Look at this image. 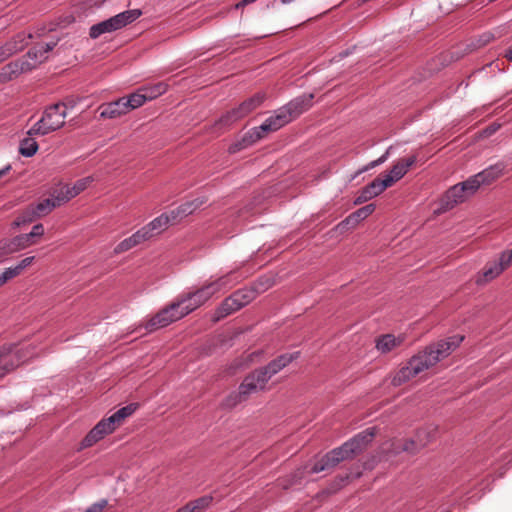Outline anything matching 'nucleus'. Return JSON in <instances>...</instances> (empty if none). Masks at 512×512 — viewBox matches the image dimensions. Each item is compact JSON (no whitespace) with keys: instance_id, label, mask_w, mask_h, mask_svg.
<instances>
[{"instance_id":"obj_1","label":"nucleus","mask_w":512,"mask_h":512,"mask_svg":"<svg viewBox=\"0 0 512 512\" xmlns=\"http://www.w3.org/2000/svg\"><path fill=\"white\" fill-rule=\"evenodd\" d=\"M464 340V336L453 335L444 340L430 344L424 350L414 355L408 364L402 367L393 377L392 384L400 386L417 376L424 370L429 369L441 359L449 356Z\"/></svg>"},{"instance_id":"obj_2","label":"nucleus","mask_w":512,"mask_h":512,"mask_svg":"<svg viewBox=\"0 0 512 512\" xmlns=\"http://www.w3.org/2000/svg\"><path fill=\"white\" fill-rule=\"evenodd\" d=\"M313 97V94H303L292 99L286 105L275 110L260 126L253 128L250 131V137L257 141L266 134L284 127L311 107Z\"/></svg>"},{"instance_id":"obj_3","label":"nucleus","mask_w":512,"mask_h":512,"mask_svg":"<svg viewBox=\"0 0 512 512\" xmlns=\"http://www.w3.org/2000/svg\"><path fill=\"white\" fill-rule=\"evenodd\" d=\"M375 433L376 429L374 427H370L359 432L353 438L343 443L340 447L331 450L319 461L314 463L313 466L310 467L309 473L315 474L330 470L340 462L353 458L367 447L375 437Z\"/></svg>"},{"instance_id":"obj_4","label":"nucleus","mask_w":512,"mask_h":512,"mask_svg":"<svg viewBox=\"0 0 512 512\" xmlns=\"http://www.w3.org/2000/svg\"><path fill=\"white\" fill-rule=\"evenodd\" d=\"M375 433L376 429L374 427H370L359 432L353 438L343 443L340 447L331 450L319 461L314 463L313 466L310 467L309 473L315 474L330 470L340 462L353 458L367 447L375 437Z\"/></svg>"},{"instance_id":"obj_5","label":"nucleus","mask_w":512,"mask_h":512,"mask_svg":"<svg viewBox=\"0 0 512 512\" xmlns=\"http://www.w3.org/2000/svg\"><path fill=\"white\" fill-rule=\"evenodd\" d=\"M141 15L142 11L139 9L123 11L107 20L92 25L89 30V36L92 39H97L103 34L120 30L128 24L134 22Z\"/></svg>"},{"instance_id":"obj_6","label":"nucleus","mask_w":512,"mask_h":512,"mask_svg":"<svg viewBox=\"0 0 512 512\" xmlns=\"http://www.w3.org/2000/svg\"><path fill=\"white\" fill-rule=\"evenodd\" d=\"M67 107L57 103L45 109L43 116L34 124V134L46 135L61 128L65 123Z\"/></svg>"},{"instance_id":"obj_7","label":"nucleus","mask_w":512,"mask_h":512,"mask_svg":"<svg viewBox=\"0 0 512 512\" xmlns=\"http://www.w3.org/2000/svg\"><path fill=\"white\" fill-rule=\"evenodd\" d=\"M186 316L184 309L177 298L172 304L160 310L155 316H153L146 324L145 329L148 332H152L158 328L168 326L174 321H177Z\"/></svg>"},{"instance_id":"obj_8","label":"nucleus","mask_w":512,"mask_h":512,"mask_svg":"<svg viewBox=\"0 0 512 512\" xmlns=\"http://www.w3.org/2000/svg\"><path fill=\"white\" fill-rule=\"evenodd\" d=\"M264 99H265L264 93L255 94L254 96L250 97L249 99L243 101L237 108H234V109L228 111L226 114H224L217 122V125H220V126L231 125L232 123L245 117L251 111H253L258 106H260V104L264 101Z\"/></svg>"},{"instance_id":"obj_9","label":"nucleus","mask_w":512,"mask_h":512,"mask_svg":"<svg viewBox=\"0 0 512 512\" xmlns=\"http://www.w3.org/2000/svg\"><path fill=\"white\" fill-rule=\"evenodd\" d=\"M504 171L503 163H497L491 165L476 175L469 177L466 181L461 182L465 192L470 196L472 195L481 185L489 184L496 178H498Z\"/></svg>"},{"instance_id":"obj_10","label":"nucleus","mask_w":512,"mask_h":512,"mask_svg":"<svg viewBox=\"0 0 512 512\" xmlns=\"http://www.w3.org/2000/svg\"><path fill=\"white\" fill-rule=\"evenodd\" d=\"M512 263V249L501 253L498 259L489 262L483 268L482 274L477 278L476 283L482 285L498 277Z\"/></svg>"},{"instance_id":"obj_11","label":"nucleus","mask_w":512,"mask_h":512,"mask_svg":"<svg viewBox=\"0 0 512 512\" xmlns=\"http://www.w3.org/2000/svg\"><path fill=\"white\" fill-rule=\"evenodd\" d=\"M268 382L261 376L258 369L247 375L238 388V393L234 396L233 404L245 400L251 394L260 392L265 389Z\"/></svg>"},{"instance_id":"obj_12","label":"nucleus","mask_w":512,"mask_h":512,"mask_svg":"<svg viewBox=\"0 0 512 512\" xmlns=\"http://www.w3.org/2000/svg\"><path fill=\"white\" fill-rule=\"evenodd\" d=\"M212 297L213 295L211 294L210 290L208 289L206 284H204L195 291L180 295L178 299L182 305V308L184 309V313L188 315L189 313H191L192 311L206 303Z\"/></svg>"},{"instance_id":"obj_13","label":"nucleus","mask_w":512,"mask_h":512,"mask_svg":"<svg viewBox=\"0 0 512 512\" xmlns=\"http://www.w3.org/2000/svg\"><path fill=\"white\" fill-rule=\"evenodd\" d=\"M436 437V429L433 427H425L420 429L415 439L406 440L404 444L394 448V451L398 453L399 451H405L409 453H415L419 449L425 447L429 442H431Z\"/></svg>"},{"instance_id":"obj_14","label":"nucleus","mask_w":512,"mask_h":512,"mask_svg":"<svg viewBox=\"0 0 512 512\" xmlns=\"http://www.w3.org/2000/svg\"><path fill=\"white\" fill-rule=\"evenodd\" d=\"M31 52L27 51L26 55L21 59H17L6 64L2 67L0 72V84L6 83L13 78L17 77L21 73L29 72L32 70V66L30 62L26 59V57H30Z\"/></svg>"},{"instance_id":"obj_15","label":"nucleus","mask_w":512,"mask_h":512,"mask_svg":"<svg viewBox=\"0 0 512 512\" xmlns=\"http://www.w3.org/2000/svg\"><path fill=\"white\" fill-rule=\"evenodd\" d=\"M391 186L390 179L376 178L371 183L363 187L354 200L355 205L363 204L374 197L380 195L386 188Z\"/></svg>"},{"instance_id":"obj_16","label":"nucleus","mask_w":512,"mask_h":512,"mask_svg":"<svg viewBox=\"0 0 512 512\" xmlns=\"http://www.w3.org/2000/svg\"><path fill=\"white\" fill-rule=\"evenodd\" d=\"M298 357L299 352L282 354L269 362L266 366L259 368L258 371L260 372L261 376L264 377L268 382L274 375H276Z\"/></svg>"},{"instance_id":"obj_17","label":"nucleus","mask_w":512,"mask_h":512,"mask_svg":"<svg viewBox=\"0 0 512 512\" xmlns=\"http://www.w3.org/2000/svg\"><path fill=\"white\" fill-rule=\"evenodd\" d=\"M241 281V277L236 275L235 271H229L226 274L219 276L215 279H211L206 286L214 296L220 292H226L233 288L237 283Z\"/></svg>"},{"instance_id":"obj_18","label":"nucleus","mask_w":512,"mask_h":512,"mask_svg":"<svg viewBox=\"0 0 512 512\" xmlns=\"http://www.w3.org/2000/svg\"><path fill=\"white\" fill-rule=\"evenodd\" d=\"M375 204H367L351 213L348 217L342 220L338 225L337 229L340 231L347 230L349 228H353L358 225L359 222L366 219L369 215H371L375 211Z\"/></svg>"},{"instance_id":"obj_19","label":"nucleus","mask_w":512,"mask_h":512,"mask_svg":"<svg viewBox=\"0 0 512 512\" xmlns=\"http://www.w3.org/2000/svg\"><path fill=\"white\" fill-rule=\"evenodd\" d=\"M99 110L100 117L107 119H115L129 112L123 97L117 99L116 101L102 104L99 107Z\"/></svg>"},{"instance_id":"obj_20","label":"nucleus","mask_w":512,"mask_h":512,"mask_svg":"<svg viewBox=\"0 0 512 512\" xmlns=\"http://www.w3.org/2000/svg\"><path fill=\"white\" fill-rule=\"evenodd\" d=\"M70 197H63L62 195L56 194L55 191L51 194L50 198L45 199L42 202H39L34 207V216H44L51 212L54 208L61 206L62 204L68 202Z\"/></svg>"},{"instance_id":"obj_21","label":"nucleus","mask_w":512,"mask_h":512,"mask_svg":"<svg viewBox=\"0 0 512 512\" xmlns=\"http://www.w3.org/2000/svg\"><path fill=\"white\" fill-rule=\"evenodd\" d=\"M416 160V156L412 155L406 159L398 161L395 165H393L390 172L386 174L383 179H390L392 185L394 182L400 180L408 172V169L416 162Z\"/></svg>"},{"instance_id":"obj_22","label":"nucleus","mask_w":512,"mask_h":512,"mask_svg":"<svg viewBox=\"0 0 512 512\" xmlns=\"http://www.w3.org/2000/svg\"><path fill=\"white\" fill-rule=\"evenodd\" d=\"M92 181L93 178L91 176L84 177L77 180L71 187L67 185L60 187L59 189L55 190V193L62 195L63 197H70L71 200L73 197L84 191Z\"/></svg>"},{"instance_id":"obj_23","label":"nucleus","mask_w":512,"mask_h":512,"mask_svg":"<svg viewBox=\"0 0 512 512\" xmlns=\"http://www.w3.org/2000/svg\"><path fill=\"white\" fill-rule=\"evenodd\" d=\"M149 239L148 232L146 230H143L142 228L135 232L130 237L124 239L121 241L114 249L115 253H121L128 251L129 249L133 248L134 246L142 243L143 241Z\"/></svg>"},{"instance_id":"obj_24","label":"nucleus","mask_w":512,"mask_h":512,"mask_svg":"<svg viewBox=\"0 0 512 512\" xmlns=\"http://www.w3.org/2000/svg\"><path fill=\"white\" fill-rule=\"evenodd\" d=\"M205 202L206 200L204 198H196L192 201L185 202L178 206L176 210L171 212L172 218L175 219L177 216H188L200 208Z\"/></svg>"},{"instance_id":"obj_25","label":"nucleus","mask_w":512,"mask_h":512,"mask_svg":"<svg viewBox=\"0 0 512 512\" xmlns=\"http://www.w3.org/2000/svg\"><path fill=\"white\" fill-rule=\"evenodd\" d=\"M402 342V339L399 337H395L392 334H386L379 337L376 341V348L381 353H388L392 351L394 348L399 346Z\"/></svg>"},{"instance_id":"obj_26","label":"nucleus","mask_w":512,"mask_h":512,"mask_svg":"<svg viewBox=\"0 0 512 512\" xmlns=\"http://www.w3.org/2000/svg\"><path fill=\"white\" fill-rule=\"evenodd\" d=\"M240 309L239 304L235 303V298H225L215 312V320L218 321Z\"/></svg>"},{"instance_id":"obj_27","label":"nucleus","mask_w":512,"mask_h":512,"mask_svg":"<svg viewBox=\"0 0 512 512\" xmlns=\"http://www.w3.org/2000/svg\"><path fill=\"white\" fill-rule=\"evenodd\" d=\"M469 195L465 192L461 183L451 187L445 195L446 203L450 206L463 202Z\"/></svg>"},{"instance_id":"obj_28","label":"nucleus","mask_w":512,"mask_h":512,"mask_svg":"<svg viewBox=\"0 0 512 512\" xmlns=\"http://www.w3.org/2000/svg\"><path fill=\"white\" fill-rule=\"evenodd\" d=\"M32 263V257L23 259L17 266L7 268L3 273L0 274V286L4 285L8 280L19 275L21 271Z\"/></svg>"},{"instance_id":"obj_29","label":"nucleus","mask_w":512,"mask_h":512,"mask_svg":"<svg viewBox=\"0 0 512 512\" xmlns=\"http://www.w3.org/2000/svg\"><path fill=\"white\" fill-rule=\"evenodd\" d=\"M18 353L19 352H0V378L15 369L13 358L17 357Z\"/></svg>"},{"instance_id":"obj_30","label":"nucleus","mask_w":512,"mask_h":512,"mask_svg":"<svg viewBox=\"0 0 512 512\" xmlns=\"http://www.w3.org/2000/svg\"><path fill=\"white\" fill-rule=\"evenodd\" d=\"M4 242L9 245L8 248L11 249V253L17 252L27 247L32 242V232L16 236L10 240L6 239Z\"/></svg>"},{"instance_id":"obj_31","label":"nucleus","mask_w":512,"mask_h":512,"mask_svg":"<svg viewBox=\"0 0 512 512\" xmlns=\"http://www.w3.org/2000/svg\"><path fill=\"white\" fill-rule=\"evenodd\" d=\"M170 221V218L166 214H162L158 216L157 218L153 219L150 223H148L146 226L142 227L143 230H146L148 232V237H152L153 232L157 231L160 232L161 230L165 229Z\"/></svg>"},{"instance_id":"obj_32","label":"nucleus","mask_w":512,"mask_h":512,"mask_svg":"<svg viewBox=\"0 0 512 512\" xmlns=\"http://www.w3.org/2000/svg\"><path fill=\"white\" fill-rule=\"evenodd\" d=\"M56 46V42L44 43L42 41L34 43V61L42 62L47 58L45 54L50 52Z\"/></svg>"},{"instance_id":"obj_33","label":"nucleus","mask_w":512,"mask_h":512,"mask_svg":"<svg viewBox=\"0 0 512 512\" xmlns=\"http://www.w3.org/2000/svg\"><path fill=\"white\" fill-rule=\"evenodd\" d=\"M123 98L125 100L128 111L136 109L142 106L146 101H148L145 93H143L141 89Z\"/></svg>"},{"instance_id":"obj_34","label":"nucleus","mask_w":512,"mask_h":512,"mask_svg":"<svg viewBox=\"0 0 512 512\" xmlns=\"http://www.w3.org/2000/svg\"><path fill=\"white\" fill-rule=\"evenodd\" d=\"M106 435L97 427L94 426L89 433L81 441V449L93 446L95 443L103 439Z\"/></svg>"},{"instance_id":"obj_35","label":"nucleus","mask_w":512,"mask_h":512,"mask_svg":"<svg viewBox=\"0 0 512 512\" xmlns=\"http://www.w3.org/2000/svg\"><path fill=\"white\" fill-rule=\"evenodd\" d=\"M167 84L159 82L151 86H145L141 88L142 92L145 93L147 100H153L167 91Z\"/></svg>"},{"instance_id":"obj_36","label":"nucleus","mask_w":512,"mask_h":512,"mask_svg":"<svg viewBox=\"0 0 512 512\" xmlns=\"http://www.w3.org/2000/svg\"><path fill=\"white\" fill-rule=\"evenodd\" d=\"M137 407L138 405L135 403L128 404L117 410L110 417L113 418V422L118 426L125 418L131 416L136 411Z\"/></svg>"},{"instance_id":"obj_37","label":"nucleus","mask_w":512,"mask_h":512,"mask_svg":"<svg viewBox=\"0 0 512 512\" xmlns=\"http://www.w3.org/2000/svg\"><path fill=\"white\" fill-rule=\"evenodd\" d=\"M231 296L232 298H235V303H238L241 309L254 299V292L248 289H240L234 292Z\"/></svg>"},{"instance_id":"obj_38","label":"nucleus","mask_w":512,"mask_h":512,"mask_svg":"<svg viewBox=\"0 0 512 512\" xmlns=\"http://www.w3.org/2000/svg\"><path fill=\"white\" fill-rule=\"evenodd\" d=\"M24 348H17L15 350H1L0 352H19L17 357L13 358V361L15 363V368L18 367L20 364L30 360L32 358V352L29 350V346L25 347V352L23 351Z\"/></svg>"},{"instance_id":"obj_39","label":"nucleus","mask_w":512,"mask_h":512,"mask_svg":"<svg viewBox=\"0 0 512 512\" xmlns=\"http://www.w3.org/2000/svg\"><path fill=\"white\" fill-rule=\"evenodd\" d=\"M23 46L17 47L16 42H7L5 45L0 47V63L5 61L7 58L12 56L18 50H21Z\"/></svg>"},{"instance_id":"obj_40","label":"nucleus","mask_w":512,"mask_h":512,"mask_svg":"<svg viewBox=\"0 0 512 512\" xmlns=\"http://www.w3.org/2000/svg\"><path fill=\"white\" fill-rule=\"evenodd\" d=\"M388 157H389V149L383 155H381L378 159L373 160V161L369 162L368 164H366L365 166H363L362 168H360L358 170V172L356 173V175L367 172V171L383 164L384 162H386Z\"/></svg>"},{"instance_id":"obj_41","label":"nucleus","mask_w":512,"mask_h":512,"mask_svg":"<svg viewBox=\"0 0 512 512\" xmlns=\"http://www.w3.org/2000/svg\"><path fill=\"white\" fill-rule=\"evenodd\" d=\"M95 426H97L105 435L112 433L117 424L113 422V418L108 417L99 421Z\"/></svg>"},{"instance_id":"obj_42","label":"nucleus","mask_w":512,"mask_h":512,"mask_svg":"<svg viewBox=\"0 0 512 512\" xmlns=\"http://www.w3.org/2000/svg\"><path fill=\"white\" fill-rule=\"evenodd\" d=\"M19 153L25 157H32V139L24 138L19 147Z\"/></svg>"},{"instance_id":"obj_43","label":"nucleus","mask_w":512,"mask_h":512,"mask_svg":"<svg viewBox=\"0 0 512 512\" xmlns=\"http://www.w3.org/2000/svg\"><path fill=\"white\" fill-rule=\"evenodd\" d=\"M108 505V500L101 499L90 505L84 512H102Z\"/></svg>"},{"instance_id":"obj_44","label":"nucleus","mask_w":512,"mask_h":512,"mask_svg":"<svg viewBox=\"0 0 512 512\" xmlns=\"http://www.w3.org/2000/svg\"><path fill=\"white\" fill-rule=\"evenodd\" d=\"M211 501H212L211 496H203V497H200L192 502L202 512L210 505Z\"/></svg>"},{"instance_id":"obj_45","label":"nucleus","mask_w":512,"mask_h":512,"mask_svg":"<svg viewBox=\"0 0 512 512\" xmlns=\"http://www.w3.org/2000/svg\"><path fill=\"white\" fill-rule=\"evenodd\" d=\"M493 39V35L490 33H485L482 36L479 37V39L476 41V43H473V47L475 49L480 48L482 46H485Z\"/></svg>"},{"instance_id":"obj_46","label":"nucleus","mask_w":512,"mask_h":512,"mask_svg":"<svg viewBox=\"0 0 512 512\" xmlns=\"http://www.w3.org/2000/svg\"><path fill=\"white\" fill-rule=\"evenodd\" d=\"M32 222V214L31 213H27L21 217H18L14 222L13 224L17 227L21 226V225H25V224H28V223H31Z\"/></svg>"},{"instance_id":"obj_47","label":"nucleus","mask_w":512,"mask_h":512,"mask_svg":"<svg viewBox=\"0 0 512 512\" xmlns=\"http://www.w3.org/2000/svg\"><path fill=\"white\" fill-rule=\"evenodd\" d=\"M8 244H5L4 240L0 241V262H2L9 254L11 249L8 248Z\"/></svg>"},{"instance_id":"obj_48","label":"nucleus","mask_w":512,"mask_h":512,"mask_svg":"<svg viewBox=\"0 0 512 512\" xmlns=\"http://www.w3.org/2000/svg\"><path fill=\"white\" fill-rule=\"evenodd\" d=\"M182 512H201L194 504L193 502H189L184 507L180 508Z\"/></svg>"},{"instance_id":"obj_49","label":"nucleus","mask_w":512,"mask_h":512,"mask_svg":"<svg viewBox=\"0 0 512 512\" xmlns=\"http://www.w3.org/2000/svg\"><path fill=\"white\" fill-rule=\"evenodd\" d=\"M33 235H34V239L36 237H40L43 235L44 233V227L42 224H34V228H33Z\"/></svg>"},{"instance_id":"obj_50","label":"nucleus","mask_w":512,"mask_h":512,"mask_svg":"<svg viewBox=\"0 0 512 512\" xmlns=\"http://www.w3.org/2000/svg\"><path fill=\"white\" fill-rule=\"evenodd\" d=\"M256 0H241L239 3L236 4V8L239 9V8H242L248 4H251L253 2H255Z\"/></svg>"},{"instance_id":"obj_51","label":"nucleus","mask_w":512,"mask_h":512,"mask_svg":"<svg viewBox=\"0 0 512 512\" xmlns=\"http://www.w3.org/2000/svg\"><path fill=\"white\" fill-rule=\"evenodd\" d=\"M10 169H11V166H10V165H8V166H6L5 168L1 169V170H0V178H1L2 176H4V175H5V174L10 170Z\"/></svg>"},{"instance_id":"obj_52","label":"nucleus","mask_w":512,"mask_h":512,"mask_svg":"<svg viewBox=\"0 0 512 512\" xmlns=\"http://www.w3.org/2000/svg\"><path fill=\"white\" fill-rule=\"evenodd\" d=\"M505 57H506L508 60L512 61V49H511V48H510V49H508V50L506 51V53H505Z\"/></svg>"},{"instance_id":"obj_53","label":"nucleus","mask_w":512,"mask_h":512,"mask_svg":"<svg viewBox=\"0 0 512 512\" xmlns=\"http://www.w3.org/2000/svg\"><path fill=\"white\" fill-rule=\"evenodd\" d=\"M38 149H39V146H38V144L34 141V155L37 153Z\"/></svg>"},{"instance_id":"obj_54","label":"nucleus","mask_w":512,"mask_h":512,"mask_svg":"<svg viewBox=\"0 0 512 512\" xmlns=\"http://www.w3.org/2000/svg\"><path fill=\"white\" fill-rule=\"evenodd\" d=\"M294 0H281V3L282 4H289L291 2H293Z\"/></svg>"},{"instance_id":"obj_55","label":"nucleus","mask_w":512,"mask_h":512,"mask_svg":"<svg viewBox=\"0 0 512 512\" xmlns=\"http://www.w3.org/2000/svg\"><path fill=\"white\" fill-rule=\"evenodd\" d=\"M496 129H497V127H493V126H491V127L488 129L489 134H490V133H492V132H494V131H496Z\"/></svg>"},{"instance_id":"obj_56","label":"nucleus","mask_w":512,"mask_h":512,"mask_svg":"<svg viewBox=\"0 0 512 512\" xmlns=\"http://www.w3.org/2000/svg\"><path fill=\"white\" fill-rule=\"evenodd\" d=\"M27 135H28V136H31V135H32V128H31V129H29V130H27Z\"/></svg>"},{"instance_id":"obj_57","label":"nucleus","mask_w":512,"mask_h":512,"mask_svg":"<svg viewBox=\"0 0 512 512\" xmlns=\"http://www.w3.org/2000/svg\"><path fill=\"white\" fill-rule=\"evenodd\" d=\"M293 483H294V482H291L289 485H288V484H285V485H283V487H284L285 489H287V488H288L289 486H291Z\"/></svg>"},{"instance_id":"obj_58","label":"nucleus","mask_w":512,"mask_h":512,"mask_svg":"<svg viewBox=\"0 0 512 512\" xmlns=\"http://www.w3.org/2000/svg\"><path fill=\"white\" fill-rule=\"evenodd\" d=\"M506 463L512 465V459H509Z\"/></svg>"},{"instance_id":"obj_59","label":"nucleus","mask_w":512,"mask_h":512,"mask_svg":"<svg viewBox=\"0 0 512 512\" xmlns=\"http://www.w3.org/2000/svg\"><path fill=\"white\" fill-rule=\"evenodd\" d=\"M177 512H182V510H181V509H179Z\"/></svg>"}]
</instances>
